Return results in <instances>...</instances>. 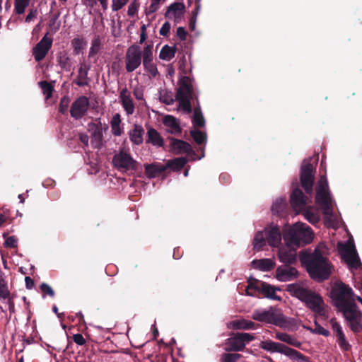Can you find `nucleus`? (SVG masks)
<instances>
[{
  "instance_id": "nucleus-1",
  "label": "nucleus",
  "mask_w": 362,
  "mask_h": 362,
  "mask_svg": "<svg viewBox=\"0 0 362 362\" xmlns=\"http://www.w3.org/2000/svg\"><path fill=\"white\" fill-rule=\"evenodd\" d=\"M300 262L306 267L310 278L317 281L328 279L332 274V264L324 257L322 252L316 247L313 252H303L300 256Z\"/></svg>"
},
{
  "instance_id": "nucleus-2",
  "label": "nucleus",
  "mask_w": 362,
  "mask_h": 362,
  "mask_svg": "<svg viewBox=\"0 0 362 362\" xmlns=\"http://www.w3.org/2000/svg\"><path fill=\"white\" fill-rule=\"evenodd\" d=\"M287 291L290 295L303 302L308 308L319 316H325L326 310L325 302L320 294L310 289L304 288L298 284H291L287 286Z\"/></svg>"
},
{
  "instance_id": "nucleus-3",
  "label": "nucleus",
  "mask_w": 362,
  "mask_h": 362,
  "mask_svg": "<svg viewBox=\"0 0 362 362\" xmlns=\"http://www.w3.org/2000/svg\"><path fill=\"white\" fill-rule=\"evenodd\" d=\"M284 238L289 247L304 246L313 238L312 228L305 223H296L284 233Z\"/></svg>"
},
{
  "instance_id": "nucleus-4",
  "label": "nucleus",
  "mask_w": 362,
  "mask_h": 362,
  "mask_svg": "<svg viewBox=\"0 0 362 362\" xmlns=\"http://www.w3.org/2000/svg\"><path fill=\"white\" fill-rule=\"evenodd\" d=\"M331 298L339 310L355 303L353 289L343 282L335 283L331 289Z\"/></svg>"
},
{
  "instance_id": "nucleus-5",
  "label": "nucleus",
  "mask_w": 362,
  "mask_h": 362,
  "mask_svg": "<svg viewBox=\"0 0 362 362\" xmlns=\"http://www.w3.org/2000/svg\"><path fill=\"white\" fill-rule=\"evenodd\" d=\"M259 348L270 352H278L284 354L286 356L290 357L291 360L296 361L297 362L308 361V358L298 351L287 346L284 344L274 342L272 340L262 341L259 344Z\"/></svg>"
},
{
  "instance_id": "nucleus-6",
  "label": "nucleus",
  "mask_w": 362,
  "mask_h": 362,
  "mask_svg": "<svg viewBox=\"0 0 362 362\" xmlns=\"http://www.w3.org/2000/svg\"><path fill=\"white\" fill-rule=\"evenodd\" d=\"M339 311L352 332L357 334L362 332V311L356 303Z\"/></svg>"
},
{
  "instance_id": "nucleus-7",
  "label": "nucleus",
  "mask_w": 362,
  "mask_h": 362,
  "mask_svg": "<svg viewBox=\"0 0 362 362\" xmlns=\"http://www.w3.org/2000/svg\"><path fill=\"white\" fill-rule=\"evenodd\" d=\"M329 185L325 177H321L316 187L315 202L323 209L325 214H330L332 207Z\"/></svg>"
},
{
  "instance_id": "nucleus-8",
  "label": "nucleus",
  "mask_w": 362,
  "mask_h": 362,
  "mask_svg": "<svg viewBox=\"0 0 362 362\" xmlns=\"http://www.w3.org/2000/svg\"><path fill=\"white\" fill-rule=\"evenodd\" d=\"M255 337L251 333L236 332L226 341V351H240L245 349V344L254 340Z\"/></svg>"
},
{
  "instance_id": "nucleus-9",
  "label": "nucleus",
  "mask_w": 362,
  "mask_h": 362,
  "mask_svg": "<svg viewBox=\"0 0 362 362\" xmlns=\"http://www.w3.org/2000/svg\"><path fill=\"white\" fill-rule=\"evenodd\" d=\"M300 181L305 193L310 195L314 182V167L310 160H304L300 168Z\"/></svg>"
},
{
  "instance_id": "nucleus-10",
  "label": "nucleus",
  "mask_w": 362,
  "mask_h": 362,
  "mask_svg": "<svg viewBox=\"0 0 362 362\" xmlns=\"http://www.w3.org/2000/svg\"><path fill=\"white\" fill-rule=\"evenodd\" d=\"M127 71L131 73L139 68L142 63V52L139 45H132L127 48L125 57Z\"/></svg>"
},
{
  "instance_id": "nucleus-11",
  "label": "nucleus",
  "mask_w": 362,
  "mask_h": 362,
  "mask_svg": "<svg viewBox=\"0 0 362 362\" xmlns=\"http://www.w3.org/2000/svg\"><path fill=\"white\" fill-rule=\"evenodd\" d=\"M112 163L121 171L136 170L138 163L127 152L121 151L112 158Z\"/></svg>"
},
{
  "instance_id": "nucleus-12",
  "label": "nucleus",
  "mask_w": 362,
  "mask_h": 362,
  "mask_svg": "<svg viewBox=\"0 0 362 362\" xmlns=\"http://www.w3.org/2000/svg\"><path fill=\"white\" fill-rule=\"evenodd\" d=\"M339 250L341 252L342 258L351 267L357 269L361 265V262L353 243H339Z\"/></svg>"
},
{
  "instance_id": "nucleus-13",
  "label": "nucleus",
  "mask_w": 362,
  "mask_h": 362,
  "mask_svg": "<svg viewBox=\"0 0 362 362\" xmlns=\"http://www.w3.org/2000/svg\"><path fill=\"white\" fill-rule=\"evenodd\" d=\"M90 105L87 96L81 95L77 98L71 105L70 115L75 119H80L87 115Z\"/></svg>"
},
{
  "instance_id": "nucleus-14",
  "label": "nucleus",
  "mask_w": 362,
  "mask_h": 362,
  "mask_svg": "<svg viewBox=\"0 0 362 362\" xmlns=\"http://www.w3.org/2000/svg\"><path fill=\"white\" fill-rule=\"evenodd\" d=\"M47 35L48 33L43 36L32 49V54L36 62L43 60L52 47L53 39Z\"/></svg>"
},
{
  "instance_id": "nucleus-15",
  "label": "nucleus",
  "mask_w": 362,
  "mask_h": 362,
  "mask_svg": "<svg viewBox=\"0 0 362 362\" xmlns=\"http://www.w3.org/2000/svg\"><path fill=\"white\" fill-rule=\"evenodd\" d=\"M308 200V197L303 194L300 188L297 187L293 189L291 195H290V204L296 214H299L306 208Z\"/></svg>"
},
{
  "instance_id": "nucleus-16",
  "label": "nucleus",
  "mask_w": 362,
  "mask_h": 362,
  "mask_svg": "<svg viewBox=\"0 0 362 362\" xmlns=\"http://www.w3.org/2000/svg\"><path fill=\"white\" fill-rule=\"evenodd\" d=\"M168 139L170 140V151L172 153L175 154L187 153L189 156L195 155L189 142L173 137H168Z\"/></svg>"
},
{
  "instance_id": "nucleus-17",
  "label": "nucleus",
  "mask_w": 362,
  "mask_h": 362,
  "mask_svg": "<svg viewBox=\"0 0 362 362\" xmlns=\"http://www.w3.org/2000/svg\"><path fill=\"white\" fill-rule=\"evenodd\" d=\"M96 121H98V123L90 122L88 126L92 130L91 144L93 146L100 149L103 140V126L100 118L97 119Z\"/></svg>"
},
{
  "instance_id": "nucleus-18",
  "label": "nucleus",
  "mask_w": 362,
  "mask_h": 362,
  "mask_svg": "<svg viewBox=\"0 0 362 362\" xmlns=\"http://www.w3.org/2000/svg\"><path fill=\"white\" fill-rule=\"evenodd\" d=\"M298 277V271L295 267L288 264L279 266L276 270V278L277 280L286 282L290 281Z\"/></svg>"
},
{
  "instance_id": "nucleus-19",
  "label": "nucleus",
  "mask_w": 362,
  "mask_h": 362,
  "mask_svg": "<svg viewBox=\"0 0 362 362\" xmlns=\"http://www.w3.org/2000/svg\"><path fill=\"white\" fill-rule=\"evenodd\" d=\"M295 247H280L278 252V256L280 262L285 264H291L296 261V252Z\"/></svg>"
},
{
  "instance_id": "nucleus-20",
  "label": "nucleus",
  "mask_w": 362,
  "mask_h": 362,
  "mask_svg": "<svg viewBox=\"0 0 362 362\" xmlns=\"http://www.w3.org/2000/svg\"><path fill=\"white\" fill-rule=\"evenodd\" d=\"M119 97L121 105L127 112V115H132L134 112L135 109L134 103L130 96V92L127 87L121 90Z\"/></svg>"
},
{
  "instance_id": "nucleus-21",
  "label": "nucleus",
  "mask_w": 362,
  "mask_h": 362,
  "mask_svg": "<svg viewBox=\"0 0 362 362\" xmlns=\"http://www.w3.org/2000/svg\"><path fill=\"white\" fill-rule=\"evenodd\" d=\"M89 70L90 66L85 64H81L78 71V75L74 80V83L78 87L88 86L90 81L88 76Z\"/></svg>"
},
{
  "instance_id": "nucleus-22",
  "label": "nucleus",
  "mask_w": 362,
  "mask_h": 362,
  "mask_svg": "<svg viewBox=\"0 0 362 362\" xmlns=\"http://www.w3.org/2000/svg\"><path fill=\"white\" fill-rule=\"evenodd\" d=\"M168 169L166 165L160 163H153L145 165V173L149 178H155L164 173Z\"/></svg>"
},
{
  "instance_id": "nucleus-23",
  "label": "nucleus",
  "mask_w": 362,
  "mask_h": 362,
  "mask_svg": "<svg viewBox=\"0 0 362 362\" xmlns=\"http://www.w3.org/2000/svg\"><path fill=\"white\" fill-rule=\"evenodd\" d=\"M180 87L176 95H194L190 77L184 76L179 81Z\"/></svg>"
},
{
  "instance_id": "nucleus-24",
  "label": "nucleus",
  "mask_w": 362,
  "mask_h": 362,
  "mask_svg": "<svg viewBox=\"0 0 362 362\" xmlns=\"http://www.w3.org/2000/svg\"><path fill=\"white\" fill-rule=\"evenodd\" d=\"M276 290L279 291L280 288L263 281L262 284H260V291L258 295H262L264 297L272 300H281V298L276 295Z\"/></svg>"
},
{
  "instance_id": "nucleus-25",
  "label": "nucleus",
  "mask_w": 362,
  "mask_h": 362,
  "mask_svg": "<svg viewBox=\"0 0 362 362\" xmlns=\"http://www.w3.org/2000/svg\"><path fill=\"white\" fill-rule=\"evenodd\" d=\"M185 10V6L183 3L175 2L171 4L168 8L165 13L166 18H170V15H173L175 18H180L183 16Z\"/></svg>"
},
{
  "instance_id": "nucleus-26",
  "label": "nucleus",
  "mask_w": 362,
  "mask_h": 362,
  "mask_svg": "<svg viewBox=\"0 0 362 362\" xmlns=\"http://www.w3.org/2000/svg\"><path fill=\"white\" fill-rule=\"evenodd\" d=\"M266 238L268 244L270 246L276 247L280 243L281 238L279 228L273 227L267 230H265Z\"/></svg>"
},
{
  "instance_id": "nucleus-27",
  "label": "nucleus",
  "mask_w": 362,
  "mask_h": 362,
  "mask_svg": "<svg viewBox=\"0 0 362 362\" xmlns=\"http://www.w3.org/2000/svg\"><path fill=\"white\" fill-rule=\"evenodd\" d=\"M163 124L165 127L170 129L168 132L170 134H177L182 132L179 120L172 115H165L163 118Z\"/></svg>"
},
{
  "instance_id": "nucleus-28",
  "label": "nucleus",
  "mask_w": 362,
  "mask_h": 362,
  "mask_svg": "<svg viewBox=\"0 0 362 362\" xmlns=\"http://www.w3.org/2000/svg\"><path fill=\"white\" fill-rule=\"evenodd\" d=\"M274 337L279 341H283L296 348H300L302 345V343L295 338V337H292L291 334L286 332H276Z\"/></svg>"
},
{
  "instance_id": "nucleus-29",
  "label": "nucleus",
  "mask_w": 362,
  "mask_h": 362,
  "mask_svg": "<svg viewBox=\"0 0 362 362\" xmlns=\"http://www.w3.org/2000/svg\"><path fill=\"white\" fill-rule=\"evenodd\" d=\"M144 129L140 124H135L132 130L129 133L130 141L136 145L143 143L144 141Z\"/></svg>"
},
{
  "instance_id": "nucleus-30",
  "label": "nucleus",
  "mask_w": 362,
  "mask_h": 362,
  "mask_svg": "<svg viewBox=\"0 0 362 362\" xmlns=\"http://www.w3.org/2000/svg\"><path fill=\"white\" fill-rule=\"evenodd\" d=\"M254 268L261 271H271L275 266L272 259H255L252 262Z\"/></svg>"
},
{
  "instance_id": "nucleus-31",
  "label": "nucleus",
  "mask_w": 362,
  "mask_h": 362,
  "mask_svg": "<svg viewBox=\"0 0 362 362\" xmlns=\"http://www.w3.org/2000/svg\"><path fill=\"white\" fill-rule=\"evenodd\" d=\"M291 320H288L281 313H274L272 312V322L270 324L274 325L283 329L289 327Z\"/></svg>"
},
{
  "instance_id": "nucleus-32",
  "label": "nucleus",
  "mask_w": 362,
  "mask_h": 362,
  "mask_svg": "<svg viewBox=\"0 0 362 362\" xmlns=\"http://www.w3.org/2000/svg\"><path fill=\"white\" fill-rule=\"evenodd\" d=\"M147 143H151L154 146H163L164 140L159 132L153 128H149L147 131Z\"/></svg>"
},
{
  "instance_id": "nucleus-33",
  "label": "nucleus",
  "mask_w": 362,
  "mask_h": 362,
  "mask_svg": "<svg viewBox=\"0 0 362 362\" xmlns=\"http://www.w3.org/2000/svg\"><path fill=\"white\" fill-rule=\"evenodd\" d=\"M194 98L195 95H175V100L179 102L180 108L188 114L192 112L191 100Z\"/></svg>"
},
{
  "instance_id": "nucleus-34",
  "label": "nucleus",
  "mask_w": 362,
  "mask_h": 362,
  "mask_svg": "<svg viewBox=\"0 0 362 362\" xmlns=\"http://www.w3.org/2000/svg\"><path fill=\"white\" fill-rule=\"evenodd\" d=\"M252 319L261 322L271 324V320L272 319V312L269 310H256L253 311L252 314Z\"/></svg>"
},
{
  "instance_id": "nucleus-35",
  "label": "nucleus",
  "mask_w": 362,
  "mask_h": 362,
  "mask_svg": "<svg viewBox=\"0 0 362 362\" xmlns=\"http://www.w3.org/2000/svg\"><path fill=\"white\" fill-rule=\"evenodd\" d=\"M247 283L248 286L246 288L247 295L252 297L257 296L260 291V284H262L263 281L253 278H249Z\"/></svg>"
},
{
  "instance_id": "nucleus-36",
  "label": "nucleus",
  "mask_w": 362,
  "mask_h": 362,
  "mask_svg": "<svg viewBox=\"0 0 362 362\" xmlns=\"http://www.w3.org/2000/svg\"><path fill=\"white\" fill-rule=\"evenodd\" d=\"M187 163V159L185 157L176 158L168 160L166 163L167 168H170L174 171H180Z\"/></svg>"
},
{
  "instance_id": "nucleus-37",
  "label": "nucleus",
  "mask_w": 362,
  "mask_h": 362,
  "mask_svg": "<svg viewBox=\"0 0 362 362\" xmlns=\"http://www.w3.org/2000/svg\"><path fill=\"white\" fill-rule=\"evenodd\" d=\"M287 203L284 198L276 199L272 206V211L277 216H282L285 212Z\"/></svg>"
},
{
  "instance_id": "nucleus-38",
  "label": "nucleus",
  "mask_w": 362,
  "mask_h": 362,
  "mask_svg": "<svg viewBox=\"0 0 362 362\" xmlns=\"http://www.w3.org/2000/svg\"><path fill=\"white\" fill-rule=\"evenodd\" d=\"M231 327L234 329H255V325L252 321L246 320H234L230 322Z\"/></svg>"
},
{
  "instance_id": "nucleus-39",
  "label": "nucleus",
  "mask_w": 362,
  "mask_h": 362,
  "mask_svg": "<svg viewBox=\"0 0 362 362\" xmlns=\"http://www.w3.org/2000/svg\"><path fill=\"white\" fill-rule=\"evenodd\" d=\"M267 242L265 233L257 232L255 234L252 242L254 250L257 251L262 250Z\"/></svg>"
},
{
  "instance_id": "nucleus-40",
  "label": "nucleus",
  "mask_w": 362,
  "mask_h": 362,
  "mask_svg": "<svg viewBox=\"0 0 362 362\" xmlns=\"http://www.w3.org/2000/svg\"><path fill=\"white\" fill-rule=\"evenodd\" d=\"M176 50L177 49L175 46L170 47L169 45H165L160 52L159 57L162 59L169 61L175 57Z\"/></svg>"
},
{
  "instance_id": "nucleus-41",
  "label": "nucleus",
  "mask_w": 362,
  "mask_h": 362,
  "mask_svg": "<svg viewBox=\"0 0 362 362\" xmlns=\"http://www.w3.org/2000/svg\"><path fill=\"white\" fill-rule=\"evenodd\" d=\"M192 123L198 128H202L205 125V119L199 108H195L194 110Z\"/></svg>"
},
{
  "instance_id": "nucleus-42",
  "label": "nucleus",
  "mask_w": 362,
  "mask_h": 362,
  "mask_svg": "<svg viewBox=\"0 0 362 362\" xmlns=\"http://www.w3.org/2000/svg\"><path fill=\"white\" fill-rule=\"evenodd\" d=\"M58 64L64 69H69L70 68V59L66 52H60L57 57Z\"/></svg>"
},
{
  "instance_id": "nucleus-43",
  "label": "nucleus",
  "mask_w": 362,
  "mask_h": 362,
  "mask_svg": "<svg viewBox=\"0 0 362 362\" xmlns=\"http://www.w3.org/2000/svg\"><path fill=\"white\" fill-rule=\"evenodd\" d=\"M4 276V273L0 271V299H6L10 296V291L8 289L6 281Z\"/></svg>"
},
{
  "instance_id": "nucleus-44",
  "label": "nucleus",
  "mask_w": 362,
  "mask_h": 362,
  "mask_svg": "<svg viewBox=\"0 0 362 362\" xmlns=\"http://www.w3.org/2000/svg\"><path fill=\"white\" fill-rule=\"evenodd\" d=\"M189 134L197 144H203L206 143L207 135L206 133H204L199 130H191Z\"/></svg>"
},
{
  "instance_id": "nucleus-45",
  "label": "nucleus",
  "mask_w": 362,
  "mask_h": 362,
  "mask_svg": "<svg viewBox=\"0 0 362 362\" xmlns=\"http://www.w3.org/2000/svg\"><path fill=\"white\" fill-rule=\"evenodd\" d=\"M39 86L42 89L43 94L45 95V99L47 100L52 97L54 91V86L49 83V82L46 80L40 81Z\"/></svg>"
},
{
  "instance_id": "nucleus-46",
  "label": "nucleus",
  "mask_w": 362,
  "mask_h": 362,
  "mask_svg": "<svg viewBox=\"0 0 362 362\" xmlns=\"http://www.w3.org/2000/svg\"><path fill=\"white\" fill-rule=\"evenodd\" d=\"M71 45L75 54H78L86 47V42L83 39L80 37H74L71 41Z\"/></svg>"
},
{
  "instance_id": "nucleus-47",
  "label": "nucleus",
  "mask_w": 362,
  "mask_h": 362,
  "mask_svg": "<svg viewBox=\"0 0 362 362\" xmlns=\"http://www.w3.org/2000/svg\"><path fill=\"white\" fill-rule=\"evenodd\" d=\"M242 355L238 353H223L221 355L220 362H236Z\"/></svg>"
},
{
  "instance_id": "nucleus-48",
  "label": "nucleus",
  "mask_w": 362,
  "mask_h": 362,
  "mask_svg": "<svg viewBox=\"0 0 362 362\" xmlns=\"http://www.w3.org/2000/svg\"><path fill=\"white\" fill-rule=\"evenodd\" d=\"M30 0H14V9L16 13L23 14Z\"/></svg>"
},
{
  "instance_id": "nucleus-49",
  "label": "nucleus",
  "mask_w": 362,
  "mask_h": 362,
  "mask_svg": "<svg viewBox=\"0 0 362 362\" xmlns=\"http://www.w3.org/2000/svg\"><path fill=\"white\" fill-rule=\"evenodd\" d=\"M153 61V45H147L142 52V63Z\"/></svg>"
},
{
  "instance_id": "nucleus-50",
  "label": "nucleus",
  "mask_w": 362,
  "mask_h": 362,
  "mask_svg": "<svg viewBox=\"0 0 362 362\" xmlns=\"http://www.w3.org/2000/svg\"><path fill=\"white\" fill-rule=\"evenodd\" d=\"M143 66L146 71L151 75V77H156L158 75V71L157 66L155 64L153 63V61H149L148 62H143Z\"/></svg>"
},
{
  "instance_id": "nucleus-51",
  "label": "nucleus",
  "mask_w": 362,
  "mask_h": 362,
  "mask_svg": "<svg viewBox=\"0 0 362 362\" xmlns=\"http://www.w3.org/2000/svg\"><path fill=\"white\" fill-rule=\"evenodd\" d=\"M315 329H312L311 328H308L310 329L313 333L322 334L325 336V337H328L330 334V332L328 329H325L322 327L317 322L315 321Z\"/></svg>"
},
{
  "instance_id": "nucleus-52",
  "label": "nucleus",
  "mask_w": 362,
  "mask_h": 362,
  "mask_svg": "<svg viewBox=\"0 0 362 362\" xmlns=\"http://www.w3.org/2000/svg\"><path fill=\"white\" fill-rule=\"evenodd\" d=\"M3 237L6 238L4 247L10 248H16L18 247V239L15 236L6 237V234L4 233Z\"/></svg>"
},
{
  "instance_id": "nucleus-53",
  "label": "nucleus",
  "mask_w": 362,
  "mask_h": 362,
  "mask_svg": "<svg viewBox=\"0 0 362 362\" xmlns=\"http://www.w3.org/2000/svg\"><path fill=\"white\" fill-rule=\"evenodd\" d=\"M70 99L68 96H64L61 98L59 105V112L62 114L67 113V110L69 105Z\"/></svg>"
},
{
  "instance_id": "nucleus-54",
  "label": "nucleus",
  "mask_w": 362,
  "mask_h": 362,
  "mask_svg": "<svg viewBox=\"0 0 362 362\" xmlns=\"http://www.w3.org/2000/svg\"><path fill=\"white\" fill-rule=\"evenodd\" d=\"M337 343L341 349H342L344 351H349L351 349V346L347 341L345 334H343L341 337H337Z\"/></svg>"
},
{
  "instance_id": "nucleus-55",
  "label": "nucleus",
  "mask_w": 362,
  "mask_h": 362,
  "mask_svg": "<svg viewBox=\"0 0 362 362\" xmlns=\"http://www.w3.org/2000/svg\"><path fill=\"white\" fill-rule=\"evenodd\" d=\"M160 100L167 105H171L175 100L173 98V93L170 91H166L160 95Z\"/></svg>"
},
{
  "instance_id": "nucleus-56",
  "label": "nucleus",
  "mask_w": 362,
  "mask_h": 362,
  "mask_svg": "<svg viewBox=\"0 0 362 362\" xmlns=\"http://www.w3.org/2000/svg\"><path fill=\"white\" fill-rule=\"evenodd\" d=\"M301 212L303 214L305 218L308 221H309L310 223H314L318 221L317 216L312 211H310V209H306V208H305L303 211H302Z\"/></svg>"
},
{
  "instance_id": "nucleus-57",
  "label": "nucleus",
  "mask_w": 362,
  "mask_h": 362,
  "mask_svg": "<svg viewBox=\"0 0 362 362\" xmlns=\"http://www.w3.org/2000/svg\"><path fill=\"white\" fill-rule=\"evenodd\" d=\"M331 326H332V329L336 333V337H339V336H341L344 334L342 327L341 325L336 321L334 318L331 319Z\"/></svg>"
},
{
  "instance_id": "nucleus-58",
  "label": "nucleus",
  "mask_w": 362,
  "mask_h": 362,
  "mask_svg": "<svg viewBox=\"0 0 362 362\" xmlns=\"http://www.w3.org/2000/svg\"><path fill=\"white\" fill-rule=\"evenodd\" d=\"M139 7V4L137 0H134L129 5V8H127V15L129 16H133L136 14Z\"/></svg>"
},
{
  "instance_id": "nucleus-59",
  "label": "nucleus",
  "mask_w": 362,
  "mask_h": 362,
  "mask_svg": "<svg viewBox=\"0 0 362 362\" xmlns=\"http://www.w3.org/2000/svg\"><path fill=\"white\" fill-rule=\"evenodd\" d=\"M40 289L45 295L53 298L54 296V291L52 288L46 283H42L40 285Z\"/></svg>"
},
{
  "instance_id": "nucleus-60",
  "label": "nucleus",
  "mask_w": 362,
  "mask_h": 362,
  "mask_svg": "<svg viewBox=\"0 0 362 362\" xmlns=\"http://www.w3.org/2000/svg\"><path fill=\"white\" fill-rule=\"evenodd\" d=\"M128 2V0H112V9L114 11H117L122 9L124 5Z\"/></svg>"
},
{
  "instance_id": "nucleus-61",
  "label": "nucleus",
  "mask_w": 362,
  "mask_h": 362,
  "mask_svg": "<svg viewBox=\"0 0 362 362\" xmlns=\"http://www.w3.org/2000/svg\"><path fill=\"white\" fill-rule=\"evenodd\" d=\"M73 341L78 345H84L86 342L83 335L81 333L74 334L72 337Z\"/></svg>"
},
{
  "instance_id": "nucleus-62",
  "label": "nucleus",
  "mask_w": 362,
  "mask_h": 362,
  "mask_svg": "<svg viewBox=\"0 0 362 362\" xmlns=\"http://www.w3.org/2000/svg\"><path fill=\"white\" fill-rule=\"evenodd\" d=\"M170 24L169 22H166L162 25L161 28L159 30V33L163 36H168V34L170 32Z\"/></svg>"
},
{
  "instance_id": "nucleus-63",
  "label": "nucleus",
  "mask_w": 362,
  "mask_h": 362,
  "mask_svg": "<svg viewBox=\"0 0 362 362\" xmlns=\"http://www.w3.org/2000/svg\"><path fill=\"white\" fill-rule=\"evenodd\" d=\"M177 35L181 40H185L187 39V32L183 27H179L177 29Z\"/></svg>"
},
{
  "instance_id": "nucleus-64",
  "label": "nucleus",
  "mask_w": 362,
  "mask_h": 362,
  "mask_svg": "<svg viewBox=\"0 0 362 362\" xmlns=\"http://www.w3.org/2000/svg\"><path fill=\"white\" fill-rule=\"evenodd\" d=\"M37 11L36 9H30L25 16L26 23H30L33 18H36Z\"/></svg>"
}]
</instances>
